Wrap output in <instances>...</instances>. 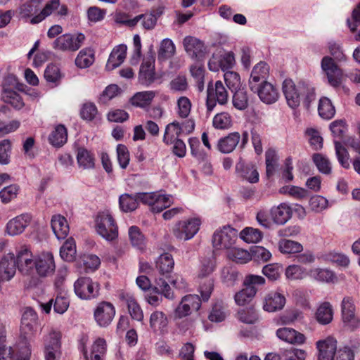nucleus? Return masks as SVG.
Here are the masks:
<instances>
[{
  "instance_id": "obj_1",
  "label": "nucleus",
  "mask_w": 360,
  "mask_h": 360,
  "mask_svg": "<svg viewBox=\"0 0 360 360\" xmlns=\"http://www.w3.org/2000/svg\"><path fill=\"white\" fill-rule=\"evenodd\" d=\"M86 37L83 33H67L58 37L53 42V48L61 52H75L84 44Z\"/></svg>"
},
{
  "instance_id": "obj_2",
  "label": "nucleus",
  "mask_w": 360,
  "mask_h": 360,
  "mask_svg": "<svg viewBox=\"0 0 360 360\" xmlns=\"http://www.w3.org/2000/svg\"><path fill=\"white\" fill-rule=\"evenodd\" d=\"M97 233L108 241H112L118 236L117 226L108 211L98 213L96 220Z\"/></svg>"
},
{
  "instance_id": "obj_3",
  "label": "nucleus",
  "mask_w": 360,
  "mask_h": 360,
  "mask_svg": "<svg viewBox=\"0 0 360 360\" xmlns=\"http://www.w3.org/2000/svg\"><path fill=\"white\" fill-rule=\"evenodd\" d=\"M229 98V94L223 83L217 81L214 85L210 82L207 89L206 108L207 112H212L219 103L221 105H225Z\"/></svg>"
},
{
  "instance_id": "obj_4",
  "label": "nucleus",
  "mask_w": 360,
  "mask_h": 360,
  "mask_svg": "<svg viewBox=\"0 0 360 360\" xmlns=\"http://www.w3.org/2000/svg\"><path fill=\"white\" fill-rule=\"evenodd\" d=\"M100 285L90 277H79L74 283L75 295L82 300H89L99 295Z\"/></svg>"
},
{
  "instance_id": "obj_5",
  "label": "nucleus",
  "mask_w": 360,
  "mask_h": 360,
  "mask_svg": "<svg viewBox=\"0 0 360 360\" xmlns=\"http://www.w3.org/2000/svg\"><path fill=\"white\" fill-rule=\"evenodd\" d=\"M61 333L52 328L44 338L45 360H60L61 356Z\"/></svg>"
},
{
  "instance_id": "obj_6",
  "label": "nucleus",
  "mask_w": 360,
  "mask_h": 360,
  "mask_svg": "<svg viewBox=\"0 0 360 360\" xmlns=\"http://www.w3.org/2000/svg\"><path fill=\"white\" fill-rule=\"evenodd\" d=\"M238 239L237 230L230 226L217 229L212 236V245L217 250L231 249Z\"/></svg>"
},
{
  "instance_id": "obj_7",
  "label": "nucleus",
  "mask_w": 360,
  "mask_h": 360,
  "mask_svg": "<svg viewBox=\"0 0 360 360\" xmlns=\"http://www.w3.org/2000/svg\"><path fill=\"white\" fill-rule=\"evenodd\" d=\"M200 225L201 221L199 218H191L176 223L172 232L177 239L188 240L198 232Z\"/></svg>"
},
{
  "instance_id": "obj_8",
  "label": "nucleus",
  "mask_w": 360,
  "mask_h": 360,
  "mask_svg": "<svg viewBox=\"0 0 360 360\" xmlns=\"http://www.w3.org/2000/svg\"><path fill=\"white\" fill-rule=\"evenodd\" d=\"M321 68L322 72L326 75L330 85L333 87L340 86L343 72L338 65L335 63L334 59L330 56H324L321 59Z\"/></svg>"
},
{
  "instance_id": "obj_9",
  "label": "nucleus",
  "mask_w": 360,
  "mask_h": 360,
  "mask_svg": "<svg viewBox=\"0 0 360 360\" xmlns=\"http://www.w3.org/2000/svg\"><path fill=\"white\" fill-rule=\"evenodd\" d=\"M17 267L23 275L33 276L35 271L36 257L27 248H22L17 253Z\"/></svg>"
},
{
  "instance_id": "obj_10",
  "label": "nucleus",
  "mask_w": 360,
  "mask_h": 360,
  "mask_svg": "<svg viewBox=\"0 0 360 360\" xmlns=\"http://www.w3.org/2000/svg\"><path fill=\"white\" fill-rule=\"evenodd\" d=\"M56 269V264L52 253L42 252L36 257L34 274L40 277H47L52 275Z\"/></svg>"
},
{
  "instance_id": "obj_11",
  "label": "nucleus",
  "mask_w": 360,
  "mask_h": 360,
  "mask_svg": "<svg viewBox=\"0 0 360 360\" xmlns=\"http://www.w3.org/2000/svg\"><path fill=\"white\" fill-rule=\"evenodd\" d=\"M201 306V300L197 295L184 296L174 310V316L181 319L189 315L192 311H198Z\"/></svg>"
},
{
  "instance_id": "obj_12",
  "label": "nucleus",
  "mask_w": 360,
  "mask_h": 360,
  "mask_svg": "<svg viewBox=\"0 0 360 360\" xmlns=\"http://www.w3.org/2000/svg\"><path fill=\"white\" fill-rule=\"evenodd\" d=\"M115 315L114 306L108 302H101L96 307L94 313V319L101 327L108 326Z\"/></svg>"
},
{
  "instance_id": "obj_13",
  "label": "nucleus",
  "mask_w": 360,
  "mask_h": 360,
  "mask_svg": "<svg viewBox=\"0 0 360 360\" xmlns=\"http://www.w3.org/2000/svg\"><path fill=\"white\" fill-rule=\"evenodd\" d=\"M283 91L289 107L297 108L302 100V91L300 83L297 86L291 79H285L283 83Z\"/></svg>"
},
{
  "instance_id": "obj_14",
  "label": "nucleus",
  "mask_w": 360,
  "mask_h": 360,
  "mask_svg": "<svg viewBox=\"0 0 360 360\" xmlns=\"http://www.w3.org/2000/svg\"><path fill=\"white\" fill-rule=\"evenodd\" d=\"M183 45L187 54L193 59L200 60L206 53L204 42L195 37H186L183 40Z\"/></svg>"
},
{
  "instance_id": "obj_15",
  "label": "nucleus",
  "mask_w": 360,
  "mask_h": 360,
  "mask_svg": "<svg viewBox=\"0 0 360 360\" xmlns=\"http://www.w3.org/2000/svg\"><path fill=\"white\" fill-rule=\"evenodd\" d=\"M37 314L32 308H24L21 318V333L29 337L32 336L37 328Z\"/></svg>"
},
{
  "instance_id": "obj_16",
  "label": "nucleus",
  "mask_w": 360,
  "mask_h": 360,
  "mask_svg": "<svg viewBox=\"0 0 360 360\" xmlns=\"http://www.w3.org/2000/svg\"><path fill=\"white\" fill-rule=\"evenodd\" d=\"M5 335L3 330H0V360H29L31 355V347L25 343L24 348L21 349L20 356L15 358L13 356V351L11 347H6L4 343Z\"/></svg>"
},
{
  "instance_id": "obj_17",
  "label": "nucleus",
  "mask_w": 360,
  "mask_h": 360,
  "mask_svg": "<svg viewBox=\"0 0 360 360\" xmlns=\"http://www.w3.org/2000/svg\"><path fill=\"white\" fill-rule=\"evenodd\" d=\"M251 91L257 92L260 100L266 104L275 103L279 97L278 89L268 82L257 84V88Z\"/></svg>"
},
{
  "instance_id": "obj_18",
  "label": "nucleus",
  "mask_w": 360,
  "mask_h": 360,
  "mask_svg": "<svg viewBox=\"0 0 360 360\" xmlns=\"http://www.w3.org/2000/svg\"><path fill=\"white\" fill-rule=\"evenodd\" d=\"M32 217L29 213H23L11 220L6 224V232L14 236L22 233L31 223Z\"/></svg>"
},
{
  "instance_id": "obj_19",
  "label": "nucleus",
  "mask_w": 360,
  "mask_h": 360,
  "mask_svg": "<svg viewBox=\"0 0 360 360\" xmlns=\"http://www.w3.org/2000/svg\"><path fill=\"white\" fill-rule=\"evenodd\" d=\"M17 267L16 259L13 254L8 253L0 260V281H8L15 274Z\"/></svg>"
},
{
  "instance_id": "obj_20",
  "label": "nucleus",
  "mask_w": 360,
  "mask_h": 360,
  "mask_svg": "<svg viewBox=\"0 0 360 360\" xmlns=\"http://www.w3.org/2000/svg\"><path fill=\"white\" fill-rule=\"evenodd\" d=\"M319 350L318 360H334L337 349V341L333 338L316 342Z\"/></svg>"
},
{
  "instance_id": "obj_21",
  "label": "nucleus",
  "mask_w": 360,
  "mask_h": 360,
  "mask_svg": "<svg viewBox=\"0 0 360 360\" xmlns=\"http://www.w3.org/2000/svg\"><path fill=\"white\" fill-rule=\"evenodd\" d=\"M269 73V66L266 63L261 61L256 64L252 70L249 80L250 89H255L257 84L266 82Z\"/></svg>"
},
{
  "instance_id": "obj_22",
  "label": "nucleus",
  "mask_w": 360,
  "mask_h": 360,
  "mask_svg": "<svg viewBox=\"0 0 360 360\" xmlns=\"http://www.w3.org/2000/svg\"><path fill=\"white\" fill-rule=\"evenodd\" d=\"M273 221L278 225H283L292 217V207L287 203H281L276 207H273L270 210Z\"/></svg>"
},
{
  "instance_id": "obj_23",
  "label": "nucleus",
  "mask_w": 360,
  "mask_h": 360,
  "mask_svg": "<svg viewBox=\"0 0 360 360\" xmlns=\"http://www.w3.org/2000/svg\"><path fill=\"white\" fill-rule=\"evenodd\" d=\"M285 304V297L278 292H271L265 297L263 304L264 310L268 312H274L283 308Z\"/></svg>"
},
{
  "instance_id": "obj_24",
  "label": "nucleus",
  "mask_w": 360,
  "mask_h": 360,
  "mask_svg": "<svg viewBox=\"0 0 360 360\" xmlns=\"http://www.w3.org/2000/svg\"><path fill=\"white\" fill-rule=\"evenodd\" d=\"M70 302L65 295H58L55 299H51L48 302L41 304L42 309L49 314L52 307L56 313L63 314L68 309Z\"/></svg>"
},
{
  "instance_id": "obj_25",
  "label": "nucleus",
  "mask_w": 360,
  "mask_h": 360,
  "mask_svg": "<svg viewBox=\"0 0 360 360\" xmlns=\"http://www.w3.org/2000/svg\"><path fill=\"white\" fill-rule=\"evenodd\" d=\"M127 47L120 44L113 49L107 61L105 69L111 71L120 66L126 58Z\"/></svg>"
},
{
  "instance_id": "obj_26",
  "label": "nucleus",
  "mask_w": 360,
  "mask_h": 360,
  "mask_svg": "<svg viewBox=\"0 0 360 360\" xmlns=\"http://www.w3.org/2000/svg\"><path fill=\"white\" fill-rule=\"evenodd\" d=\"M276 336L281 340L290 344H303L304 335L290 328H281L276 330Z\"/></svg>"
},
{
  "instance_id": "obj_27",
  "label": "nucleus",
  "mask_w": 360,
  "mask_h": 360,
  "mask_svg": "<svg viewBox=\"0 0 360 360\" xmlns=\"http://www.w3.org/2000/svg\"><path fill=\"white\" fill-rule=\"evenodd\" d=\"M240 141L238 132H231L227 136L218 140L217 149L222 153H230L237 146Z\"/></svg>"
},
{
  "instance_id": "obj_28",
  "label": "nucleus",
  "mask_w": 360,
  "mask_h": 360,
  "mask_svg": "<svg viewBox=\"0 0 360 360\" xmlns=\"http://www.w3.org/2000/svg\"><path fill=\"white\" fill-rule=\"evenodd\" d=\"M139 82L146 86H149L155 80V67L153 59H146L143 61L139 71Z\"/></svg>"
},
{
  "instance_id": "obj_29",
  "label": "nucleus",
  "mask_w": 360,
  "mask_h": 360,
  "mask_svg": "<svg viewBox=\"0 0 360 360\" xmlns=\"http://www.w3.org/2000/svg\"><path fill=\"white\" fill-rule=\"evenodd\" d=\"M51 228L56 238L64 239L69 233L67 219L60 214L54 215L51 219Z\"/></svg>"
},
{
  "instance_id": "obj_30",
  "label": "nucleus",
  "mask_w": 360,
  "mask_h": 360,
  "mask_svg": "<svg viewBox=\"0 0 360 360\" xmlns=\"http://www.w3.org/2000/svg\"><path fill=\"white\" fill-rule=\"evenodd\" d=\"M236 172L243 179L254 184L259 181V173L255 165L252 164L238 163Z\"/></svg>"
},
{
  "instance_id": "obj_31",
  "label": "nucleus",
  "mask_w": 360,
  "mask_h": 360,
  "mask_svg": "<svg viewBox=\"0 0 360 360\" xmlns=\"http://www.w3.org/2000/svg\"><path fill=\"white\" fill-rule=\"evenodd\" d=\"M155 91H144L136 93L130 99L132 105L144 108L149 106L155 98Z\"/></svg>"
},
{
  "instance_id": "obj_32",
  "label": "nucleus",
  "mask_w": 360,
  "mask_h": 360,
  "mask_svg": "<svg viewBox=\"0 0 360 360\" xmlns=\"http://www.w3.org/2000/svg\"><path fill=\"white\" fill-rule=\"evenodd\" d=\"M315 317L320 324L326 325L330 323L333 318L331 304L328 302L321 303L316 309Z\"/></svg>"
},
{
  "instance_id": "obj_33",
  "label": "nucleus",
  "mask_w": 360,
  "mask_h": 360,
  "mask_svg": "<svg viewBox=\"0 0 360 360\" xmlns=\"http://www.w3.org/2000/svg\"><path fill=\"white\" fill-rule=\"evenodd\" d=\"M129 238L133 247L139 250H144L146 248V239L141 231V229L136 226H131L128 231Z\"/></svg>"
},
{
  "instance_id": "obj_34",
  "label": "nucleus",
  "mask_w": 360,
  "mask_h": 360,
  "mask_svg": "<svg viewBox=\"0 0 360 360\" xmlns=\"http://www.w3.org/2000/svg\"><path fill=\"white\" fill-rule=\"evenodd\" d=\"M68 139L67 129L63 124H58L49 136V141L51 145L60 147L66 143Z\"/></svg>"
},
{
  "instance_id": "obj_35",
  "label": "nucleus",
  "mask_w": 360,
  "mask_h": 360,
  "mask_svg": "<svg viewBox=\"0 0 360 360\" xmlns=\"http://www.w3.org/2000/svg\"><path fill=\"white\" fill-rule=\"evenodd\" d=\"M180 136H181L180 123L178 121H174L166 125L162 141L166 145H172L174 141L179 139Z\"/></svg>"
},
{
  "instance_id": "obj_36",
  "label": "nucleus",
  "mask_w": 360,
  "mask_h": 360,
  "mask_svg": "<svg viewBox=\"0 0 360 360\" xmlns=\"http://www.w3.org/2000/svg\"><path fill=\"white\" fill-rule=\"evenodd\" d=\"M95 60L94 51L91 48L82 49L75 58V65L79 68L90 67Z\"/></svg>"
},
{
  "instance_id": "obj_37",
  "label": "nucleus",
  "mask_w": 360,
  "mask_h": 360,
  "mask_svg": "<svg viewBox=\"0 0 360 360\" xmlns=\"http://www.w3.org/2000/svg\"><path fill=\"white\" fill-rule=\"evenodd\" d=\"M168 325V319L165 313L160 311L153 312L150 317V326L155 331L164 332Z\"/></svg>"
},
{
  "instance_id": "obj_38",
  "label": "nucleus",
  "mask_w": 360,
  "mask_h": 360,
  "mask_svg": "<svg viewBox=\"0 0 360 360\" xmlns=\"http://www.w3.org/2000/svg\"><path fill=\"white\" fill-rule=\"evenodd\" d=\"M174 265L173 257L168 252L162 254L156 260V268L162 276L170 273L173 270Z\"/></svg>"
},
{
  "instance_id": "obj_39",
  "label": "nucleus",
  "mask_w": 360,
  "mask_h": 360,
  "mask_svg": "<svg viewBox=\"0 0 360 360\" xmlns=\"http://www.w3.org/2000/svg\"><path fill=\"white\" fill-rule=\"evenodd\" d=\"M1 98L4 102L10 104L14 108L21 109L24 106V102L20 94L11 89H5L2 91Z\"/></svg>"
},
{
  "instance_id": "obj_40",
  "label": "nucleus",
  "mask_w": 360,
  "mask_h": 360,
  "mask_svg": "<svg viewBox=\"0 0 360 360\" xmlns=\"http://www.w3.org/2000/svg\"><path fill=\"white\" fill-rule=\"evenodd\" d=\"M119 205L121 210L124 212L134 211L139 205L136 193L134 195L128 193L121 195L119 198Z\"/></svg>"
},
{
  "instance_id": "obj_41",
  "label": "nucleus",
  "mask_w": 360,
  "mask_h": 360,
  "mask_svg": "<svg viewBox=\"0 0 360 360\" xmlns=\"http://www.w3.org/2000/svg\"><path fill=\"white\" fill-rule=\"evenodd\" d=\"M176 51V47L172 40L168 38L164 39L160 45L158 56L159 60H167L172 58Z\"/></svg>"
},
{
  "instance_id": "obj_42",
  "label": "nucleus",
  "mask_w": 360,
  "mask_h": 360,
  "mask_svg": "<svg viewBox=\"0 0 360 360\" xmlns=\"http://www.w3.org/2000/svg\"><path fill=\"white\" fill-rule=\"evenodd\" d=\"M61 258L66 262H72L76 255V245L75 240L70 238L63 243L60 249Z\"/></svg>"
},
{
  "instance_id": "obj_43",
  "label": "nucleus",
  "mask_w": 360,
  "mask_h": 360,
  "mask_svg": "<svg viewBox=\"0 0 360 360\" xmlns=\"http://www.w3.org/2000/svg\"><path fill=\"white\" fill-rule=\"evenodd\" d=\"M318 111L320 117L325 120L333 118L335 114V107L333 105L330 100L326 97L319 100Z\"/></svg>"
},
{
  "instance_id": "obj_44",
  "label": "nucleus",
  "mask_w": 360,
  "mask_h": 360,
  "mask_svg": "<svg viewBox=\"0 0 360 360\" xmlns=\"http://www.w3.org/2000/svg\"><path fill=\"white\" fill-rule=\"evenodd\" d=\"M152 205L151 211L154 213H159L163 210L169 207L173 202L171 195L161 194L158 193L155 197Z\"/></svg>"
},
{
  "instance_id": "obj_45",
  "label": "nucleus",
  "mask_w": 360,
  "mask_h": 360,
  "mask_svg": "<svg viewBox=\"0 0 360 360\" xmlns=\"http://www.w3.org/2000/svg\"><path fill=\"white\" fill-rule=\"evenodd\" d=\"M310 276L320 282L330 283L335 279L334 272L328 269L316 268L310 271Z\"/></svg>"
},
{
  "instance_id": "obj_46",
  "label": "nucleus",
  "mask_w": 360,
  "mask_h": 360,
  "mask_svg": "<svg viewBox=\"0 0 360 360\" xmlns=\"http://www.w3.org/2000/svg\"><path fill=\"white\" fill-rule=\"evenodd\" d=\"M278 248L280 251L285 254L299 253L303 250L301 243L288 239L281 240L278 243Z\"/></svg>"
},
{
  "instance_id": "obj_47",
  "label": "nucleus",
  "mask_w": 360,
  "mask_h": 360,
  "mask_svg": "<svg viewBox=\"0 0 360 360\" xmlns=\"http://www.w3.org/2000/svg\"><path fill=\"white\" fill-rule=\"evenodd\" d=\"M212 125L217 129H229L232 125V117L226 112L217 113L213 117Z\"/></svg>"
},
{
  "instance_id": "obj_48",
  "label": "nucleus",
  "mask_w": 360,
  "mask_h": 360,
  "mask_svg": "<svg viewBox=\"0 0 360 360\" xmlns=\"http://www.w3.org/2000/svg\"><path fill=\"white\" fill-rule=\"evenodd\" d=\"M312 159L319 172L326 175L331 173V163L326 155L321 153H316L313 155Z\"/></svg>"
},
{
  "instance_id": "obj_49",
  "label": "nucleus",
  "mask_w": 360,
  "mask_h": 360,
  "mask_svg": "<svg viewBox=\"0 0 360 360\" xmlns=\"http://www.w3.org/2000/svg\"><path fill=\"white\" fill-rule=\"evenodd\" d=\"M278 158L275 150H268L265 153L266 174L267 177L272 176L278 167Z\"/></svg>"
},
{
  "instance_id": "obj_50",
  "label": "nucleus",
  "mask_w": 360,
  "mask_h": 360,
  "mask_svg": "<svg viewBox=\"0 0 360 360\" xmlns=\"http://www.w3.org/2000/svg\"><path fill=\"white\" fill-rule=\"evenodd\" d=\"M240 238L248 243H257L262 240V233L259 229L246 227L240 231Z\"/></svg>"
},
{
  "instance_id": "obj_51",
  "label": "nucleus",
  "mask_w": 360,
  "mask_h": 360,
  "mask_svg": "<svg viewBox=\"0 0 360 360\" xmlns=\"http://www.w3.org/2000/svg\"><path fill=\"white\" fill-rule=\"evenodd\" d=\"M77 160L80 167L84 169H92L94 167V158L86 149L78 150Z\"/></svg>"
},
{
  "instance_id": "obj_52",
  "label": "nucleus",
  "mask_w": 360,
  "mask_h": 360,
  "mask_svg": "<svg viewBox=\"0 0 360 360\" xmlns=\"http://www.w3.org/2000/svg\"><path fill=\"white\" fill-rule=\"evenodd\" d=\"M228 257L239 264H245L252 259V256L248 250L240 248L231 249L228 252Z\"/></svg>"
},
{
  "instance_id": "obj_53",
  "label": "nucleus",
  "mask_w": 360,
  "mask_h": 360,
  "mask_svg": "<svg viewBox=\"0 0 360 360\" xmlns=\"http://www.w3.org/2000/svg\"><path fill=\"white\" fill-rule=\"evenodd\" d=\"M60 6L59 0H51L48 2L39 15L31 19L32 24H37L42 21L46 17L50 15Z\"/></svg>"
},
{
  "instance_id": "obj_54",
  "label": "nucleus",
  "mask_w": 360,
  "mask_h": 360,
  "mask_svg": "<svg viewBox=\"0 0 360 360\" xmlns=\"http://www.w3.org/2000/svg\"><path fill=\"white\" fill-rule=\"evenodd\" d=\"M226 316V304L221 300L217 302L209 315V319L212 322H221L225 319Z\"/></svg>"
},
{
  "instance_id": "obj_55",
  "label": "nucleus",
  "mask_w": 360,
  "mask_h": 360,
  "mask_svg": "<svg viewBox=\"0 0 360 360\" xmlns=\"http://www.w3.org/2000/svg\"><path fill=\"white\" fill-rule=\"evenodd\" d=\"M257 292V289L245 287L235 295V302L239 306H244L250 302L256 295Z\"/></svg>"
},
{
  "instance_id": "obj_56",
  "label": "nucleus",
  "mask_w": 360,
  "mask_h": 360,
  "mask_svg": "<svg viewBox=\"0 0 360 360\" xmlns=\"http://www.w3.org/2000/svg\"><path fill=\"white\" fill-rule=\"evenodd\" d=\"M176 114L182 118H188L191 111V101L186 96H181L176 101Z\"/></svg>"
},
{
  "instance_id": "obj_57",
  "label": "nucleus",
  "mask_w": 360,
  "mask_h": 360,
  "mask_svg": "<svg viewBox=\"0 0 360 360\" xmlns=\"http://www.w3.org/2000/svg\"><path fill=\"white\" fill-rule=\"evenodd\" d=\"M233 105L239 110H243L248 106V97L246 91L238 89L235 91L232 98Z\"/></svg>"
},
{
  "instance_id": "obj_58",
  "label": "nucleus",
  "mask_w": 360,
  "mask_h": 360,
  "mask_svg": "<svg viewBox=\"0 0 360 360\" xmlns=\"http://www.w3.org/2000/svg\"><path fill=\"white\" fill-rule=\"evenodd\" d=\"M335 154L339 163L345 169L349 168L350 164L349 162V153L347 149L342 145V143L337 141H334Z\"/></svg>"
},
{
  "instance_id": "obj_59",
  "label": "nucleus",
  "mask_w": 360,
  "mask_h": 360,
  "mask_svg": "<svg viewBox=\"0 0 360 360\" xmlns=\"http://www.w3.org/2000/svg\"><path fill=\"white\" fill-rule=\"evenodd\" d=\"M155 286L154 291L158 294L164 295V297L169 300L174 299V293L171 290L170 286L167 282L162 277L156 278L155 279Z\"/></svg>"
},
{
  "instance_id": "obj_60",
  "label": "nucleus",
  "mask_w": 360,
  "mask_h": 360,
  "mask_svg": "<svg viewBox=\"0 0 360 360\" xmlns=\"http://www.w3.org/2000/svg\"><path fill=\"white\" fill-rule=\"evenodd\" d=\"M126 301L131 317L138 321H142L143 319V311L135 299L131 296H127Z\"/></svg>"
},
{
  "instance_id": "obj_61",
  "label": "nucleus",
  "mask_w": 360,
  "mask_h": 360,
  "mask_svg": "<svg viewBox=\"0 0 360 360\" xmlns=\"http://www.w3.org/2000/svg\"><path fill=\"white\" fill-rule=\"evenodd\" d=\"M192 77L194 78L198 89L202 91L204 89L205 68L202 65L195 64L190 68Z\"/></svg>"
},
{
  "instance_id": "obj_62",
  "label": "nucleus",
  "mask_w": 360,
  "mask_h": 360,
  "mask_svg": "<svg viewBox=\"0 0 360 360\" xmlns=\"http://www.w3.org/2000/svg\"><path fill=\"white\" fill-rule=\"evenodd\" d=\"M19 191V186L12 184L4 187L0 191V198L3 203L6 204L17 197Z\"/></svg>"
},
{
  "instance_id": "obj_63",
  "label": "nucleus",
  "mask_w": 360,
  "mask_h": 360,
  "mask_svg": "<svg viewBox=\"0 0 360 360\" xmlns=\"http://www.w3.org/2000/svg\"><path fill=\"white\" fill-rule=\"evenodd\" d=\"M224 78L226 86L231 91L239 89L240 86V77L237 72L226 71L224 74Z\"/></svg>"
},
{
  "instance_id": "obj_64",
  "label": "nucleus",
  "mask_w": 360,
  "mask_h": 360,
  "mask_svg": "<svg viewBox=\"0 0 360 360\" xmlns=\"http://www.w3.org/2000/svg\"><path fill=\"white\" fill-rule=\"evenodd\" d=\"M285 276L290 280H301L306 277L305 269L299 265H290L285 269Z\"/></svg>"
}]
</instances>
